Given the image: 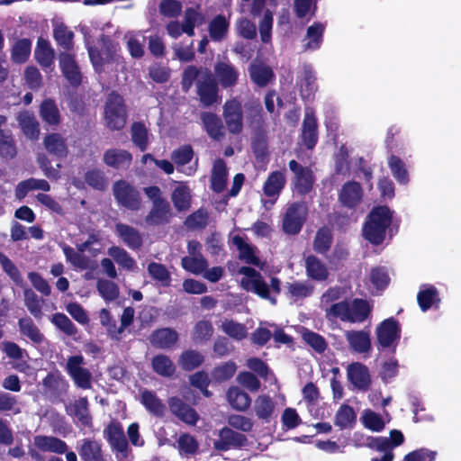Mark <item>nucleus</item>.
<instances>
[{
	"instance_id": "1",
	"label": "nucleus",
	"mask_w": 461,
	"mask_h": 461,
	"mask_svg": "<svg viewBox=\"0 0 461 461\" xmlns=\"http://www.w3.org/2000/svg\"><path fill=\"white\" fill-rule=\"evenodd\" d=\"M238 274L241 276L240 284L244 290L269 300L273 304L276 303V297L281 291L278 278L271 277L270 285H267L261 274L249 267H240Z\"/></svg>"
},
{
	"instance_id": "2",
	"label": "nucleus",
	"mask_w": 461,
	"mask_h": 461,
	"mask_svg": "<svg viewBox=\"0 0 461 461\" xmlns=\"http://www.w3.org/2000/svg\"><path fill=\"white\" fill-rule=\"evenodd\" d=\"M392 221V212L387 206L375 207L363 226V236L373 244H380Z\"/></svg>"
},
{
	"instance_id": "3",
	"label": "nucleus",
	"mask_w": 461,
	"mask_h": 461,
	"mask_svg": "<svg viewBox=\"0 0 461 461\" xmlns=\"http://www.w3.org/2000/svg\"><path fill=\"white\" fill-rule=\"evenodd\" d=\"M101 41V51L87 47L89 58L95 69L99 72L104 70H117L118 67L122 63V57L119 53V45L105 37H102Z\"/></svg>"
},
{
	"instance_id": "4",
	"label": "nucleus",
	"mask_w": 461,
	"mask_h": 461,
	"mask_svg": "<svg viewBox=\"0 0 461 461\" xmlns=\"http://www.w3.org/2000/svg\"><path fill=\"white\" fill-rule=\"evenodd\" d=\"M99 242V238L96 234H92L88 239L78 244L77 249L62 244L61 248L65 255L66 260L70 263L75 268L85 270L91 267V260L85 255L86 252L91 253L93 257H96L99 252V248L94 246Z\"/></svg>"
},
{
	"instance_id": "5",
	"label": "nucleus",
	"mask_w": 461,
	"mask_h": 461,
	"mask_svg": "<svg viewBox=\"0 0 461 461\" xmlns=\"http://www.w3.org/2000/svg\"><path fill=\"white\" fill-rule=\"evenodd\" d=\"M127 113L122 97L111 93L104 107V121L105 126L112 131L122 130L126 123Z\"/></svg>"
},
{
	"instance_id": "6",
	"label": "nucleus",
	"mask_w": 461,
	"mask_h": 461,
	"mask_svg": "<svg viewBox=\"0 0 461 461\" xmlns=\"http://www.w3.org/2000/svg\"><path fill=\"white\" fill-rule=\"evenodd\" d=\"M378 345L383 348H395L401 338V328L398 321L389 318L382 321L375 329Z\"/></svg>"
},
{
	"instance_id": "7",
	"label": "nucleus",
	"mask_w": 461,
	"mask_h": 461,
	"mask_svg": "<svg viewBox=\"0 0 461 461\" xmlns=\"http://www.w3.org/2000/svg\"><path fill=\"white\" fill-rule=\"evenodd\" d=\"M113 191L115 200L120 205L132 211L140 209L141 204L140 196L134 186L126 181L120 180L114 183Z\"/></svg>"
},
{
	"instance_id": "8",
	"label": "nucleus",
	"mask_w": 461,
	"mask_h": 461,
	"mask_svg": "<svg viewBox=\"0 0 461 461\" xmlns=\"http://www.w3.org/2000/svg\"><path fill=\"white\" fill-rule=\"evenodd\" d=\"M203 22V15L193 8H189L185 13L183 24L176 21L170 22L167 25V33L173 38H178L182 33L188 36L194 35V29Z\"/></svg>"
},
{
	"instance_id": "9",
	"label": "nucleus",
	"mask_w": 461,
	"mask_h": 461,
	"mask_svg": "<svg viewBox=\"0 0 461 461\" xmlns=\"http://www.w3.org/2000/svg\"><path fill=\"white\" fill-rule=\"evenodd\" d=\"M85 364L83 356H72L68 359L66 369L77 386L82 389H89L91 387L92 375L84 366Z\"/></svg>"
},
{
	"instance_id": "10",
	"label": "nucleus",
	"mask_w": 461,
	"mask_h": 461,
	"mask_svg": "<svg viewBox=\"0 0 461 461\" xmlns=\"http://www.w3.org/2000/svg\"><path fill=\"white\" fill-rule=\"evenodd\" d=\"M222 116L230 132L234 134L241 132L243 114L241 102L238 98H232L225 102Z\"/></svg>"
},
{
	"instance_id": "11",
	"label": "nucleus",
	"mask_w": 461,
	"mask_h": 461,
	"mask_svg": "<svg viewBox=\"0 0 461 461\" xmlns=\"http://www.w3.org/2000/svg\"><path fill=\"white\" fill-rule=\"evenodd\" d=\"M307 208L303 203H292L288 206L283 221V229L288 234L298 233L305 221Z\"/></svg>"
},
{
	"instance_id": "12",
	"label": "nucleus",
	"mask_w": 461,
	"mask_h": 461,
	"mask_svg": "<svg viewBox=\"0 0 461 461\" xmlns=\"http://www.w3.org/2000/svg\"><path fill=\"white\" fill-rule=\"evenodd\" d=\"M289 168L294 174V188L300 194L309 193L314 182L313 173L311 168L303 167L295 160L289 162Z\"/></svg>"
},
{
	"instance_id": "13",
	"label": "nucleus",
	"mask_w": 461,
	"mask_h": 461,
	"mask_svg": "<svg viewBox=\"0 0 461 461\" xmlns=\"http://www.w3.org/2000/svg\"><path fill=\"white\" fill-rule=\"evenodd\" d=\"M197 88L201 102L205 106L219 102L218 86L209 71L200 76Z\"/></svg>"
},
{
	"instance_id": "14",
	"label": "nucleus",
	"mask_w": 461,
	"mask_h": 461,
	"mask_svg": "<svg viewBox=\"0 0 461 461\" xmlns=\"http://www.w3.org/2000/svg\"><path fill=\"white\" fill-rule=\"evenodd\" d=\"M286 183L285 174L276 170L269 174L263 185V192L270 198L269 203L273 205L280 195Z\"/></svg>"
},
{
	"instance_id": "15",
	"label": "nucleus",
	"mask_w": 461,
	"mask_h": 461,
	"mask_svg": "<svg viewBox=\"0 0 461 461\" xmlns=\"http://www.w3.org/2000/svg\"><path fill=\"white\" fill-rule=\"evenodd\" d=\"M345 338L349 348L359 354H367L372 348L370 332L368 330H347Z\"/></svg>"
},
{
	"instance_id": "16",
	"label": "nucleus",
	"mask_w": 461,
	"mask_h": 461,
	"mask_svg": "<svg viewBox=\"0 0 461 461\" xmlns=\"http://www.w3.org/2000/svg\"><path fill=\"white\" fill-rule=\"evenodd\" d=\"M349 382L356 389L366 391L371 384L368 368L358 362L350 364L347 368Z\"/></svg>"
},
{
	"instance_id": "17",
	"label": "nucleus",
	"mask_w": 461,
	"mask_h": 461,
	"mask_svg": "<svg viewBox=\"0 0 461 461\" xmlns=\"http://www.w3.org/2000/svg\"><path fill=\"white\" fill-rule=\"evenodd\" d=\"M284 288L285 296L294 303L311 296L314 291V285L308 280L287 282Z\"/></svg>"
},
{
	"instance_id": "18",
	"label": "nucleus",
	"mask_w": 461,
	"mask_h": 461,
	"mask_svg": "<svg viewBox=\"0 0 461 461\" xmlns=\"http://www.w3.org/2000/svg\"><path fill=\"white\" fill-rule=\"evenodd\" d=\"M232 243L239 250V258L248 264L254 265L261 269L265 267V263L260 260L258 256V249L252 245L249 244L242 237L234 236Z\"/></svg>"
},
{
	"instance_id": "19",
	"label": "nucleus",
	"mask_w": 461,
	"mask_h": 461,
	"mask_svg": "<svg viewBox=\"0 0 461 461\" xmlns=\"http://www.w3.org/2000/svg\"><path fill=\"white\" fill-rule=\"evenodd\" d=\"M34 58L44 69H50V71L53 69L55 51L49 41L43 38L38 39Z\"/></svg>"
},
{
	"instance_id": "20",
	"label": "nucleus",
	"mask_w": 461,
	"mask_h": 461,
	"mask_svg": "<svg viewBox=\"0 0 461 461\" xmlns=\"http://www.w3.org/2000/svg\"><path fill=\"white\" fill-rule=\"evenodd\" d=\"M59 59L61 71L67 80L72 86L79 85L81 82V74L74 57L68 52H63L59 54Z\"/></svg>"
},
{
	"instance_id": "21",
	"label": "nucleus",
	"mask_w": 461,
	"mask_h": 461,
	"mask_svg": "<svg viewBox=\"0 0 461 461\" xmlns=\"http://www.w3.org/2000/svg\"><path fill=\"white\" fill-rule=\"evenodd\" d=\"M33 446L43 452L63 454L67 451L68 446L63 440L45 435H37L33 438Z\"/></svg>"
},
{
	"instance_id": "22",
	"label": "nucleus",
	"mask_w": 461,
	"mask_h": 461,
	"mask_svg": "<svg viewBox=\"0 0 461 461\" xmlns=\"http://www.w3.org/2000/svg\"><path fill=\"white\" fill-rule=\"evenodd\" d=\"M88 402L86 398H80L70 402L66 406L68 415L74 419V421L82 426H89L91 423V417L88 412Z\"/></svg>"
},
{
	"instance_id": "23",
	"label": "nucleus",
	"mask_w": 461,
	"mask_h": 461,
	"mask_svg": "<svg viewBox=\"0 0 461 461\" xmlns=\"http://www.w3.org/2000/svg\"><path fill=\"white\" fill-rule=\"evenodd\" d=\"M214 74L222 87H230L236 85L239 72L230 63L221 61L214 66Z\"/></svg>"
},
{
	"instance_id": "24",
	"label": "nucleus",
	"mask_w": 461,
	"mask_h": 461,
	"mask_svg": "<svg viewBox=\"0 0 461 461\" xmlns=\"http://www.w3.org/2000/svg\"><path fill=\"white\" fill-rule=\"evenodd\" d=\"M362 189L358 183L348 182L346 183L339 193V201L341 203L348 208L357 206L362 199Z\"/></svg>"
},
{
	"instance_id": "25",
	"label": "nucleus",
	"mask_w": 461,
	"mask_h": 461,
	"mask_svg": "<svg viewBox=\"0 0 461 461\" xmlns=\"http://www.w3.org/2000/svg\"><path fill=\"white\" fill-rule=\"evenodd\" d=\"M17 121L23 133L30 140H36L40 135V125L34 114L29 111L21 112Z\"/></svg>"
},
{
	"instance_id": "26",
	"label": "nucleus",
	"mask_w": 461,
	"mask_h": 461,
	"mask_svg": "<svg viewBox=\"0 0 461 461\" xmlns=\"http://www.w3.org/2000/svg\"><path fill=\"white\" fill-rule=\"evenodd\" d=\"M115 232L123 243L131 249H137L142 245V237L138 230L123 223L115 226Z\"/></svg>"
},
{
	"instance_id": "27",
	"label": "nucleus",
	"mask_w": 461,
	"mask_h": 461,
	"mask_svg": "<svg viewBox=\"0 0 461 461\" xmlns=\"http://www.w3.org/2000/svg\"><path fill=\"white\" fill-rule=\"evenodd\" d=\"M43 145L49 153L59 158H66L68 153L66 140L59 133L46 135Z\"/></svg>"
},
{
	"instance_id": "28",
	"label": "nucleus",
	"mask_w": 461,
	"mask_h": 461,
	"mask_svg": "<svg viewBox=\"0 0 461 461\" xmlns=\"http://www.w3.org/2000/svg\"><path fill=\"white\" fill-rule=\"evenodd\" d=\"M171 411L184 422L194 425L198 420L195 411L185 404L180 399L171 398L168 402Z\"/></svg>"
},
{
	"instance_id": "29",
	"label": "nucleus",
	"mask_w": 461,
	"mask_h": 461,
	"mask_svg": "<svg viewBox=\"0 0 461 461\" xmlns=\"http://www.w3.org/2000/svg\"><path fill=\"white\" fill-rule=\"evenodd\" d=\"M243 435L235 432L229 428H223L219 432V439L215 440L214 447L221 451H226L229 448L242 444Z\"/></svg>"
},
{
	"instance_id": "30",
	"label": "nucleus",
	"mask_w": 461,
	"mask_h": 461,
	"mask_svg": "<svg viewBox=\"0 0 461 461\" xmlns=\"http://www.w3.org/2000/svg\"><path fill=\"white\" fill-rule=\"evenodd\" d=\"M104 434L111 446L121 453H124L128 448V443L125 438L123 429L119 423H111L104 430Z\"/></svg>"
},
{
	"instance_id": "31",
	"label": "nucleus",
	"mask_w": 461,
	"mask_h": 461,
	"mask_svg": "<svg viewBox=\"0 0 461 461\" xmlns=\"http://www.w3.org/2000/svg\"><path fill=\"white\" fill-rule=\"evenodd\" d=\"M140 401L149 413L158 417L164 414L166 406L155 393L146 389L140 390Z\"/></svg>"
},
{
	"instance_id": "32",
	"label": "nucleus",
	"mask_w": 461,
	"mask_h": 461,
	"mask_svg": "<svg viewBox=\"0 0 461 461\" xmlns=\"http://www.w3.org/2000/svg\"><path fill=\"white\" fill-rule=\"evenodd\" d=\"M35 190L48 192L50 190V185L45 179L31 177L18 183L15 187V196L18 200H22L29 192Z\"/></svg>"
},
{
	"instance_id": "33",
	"label": "nucleus",
	"mask_w": 461,
	"mask_h": 461,
	"mask_svg": "<svg viewBox=\"0 0 461 461\" xmlns=\"http://www.w3.org/2000/svg\"><path fill=\"white\" fill-rule=\"evenodd\" d=\"M305 270L307 276L315 281H325L329 276L327 267L312 255L305 258Z\"/></svg>"
},
{
	"instance_id": "34",
	"label": "nucleus",
	"mask_w": 461,
	"mask_h": 461,
	"mask_svg": "<svg viewBox=\"0 0 461 461\" xmlns=\"http://www.w3.org/2000/svg\"><path fill=\"white\" fill-rule=\"evenodd\" d=\"M104 162L115 168L128 167L131 162V155L124 149H110L104 154Z\"/></svg>"
},
{
	"instance_id": "35",
	"label": "nucleus",
	"mask_w": 461,
	"mask_h": 461,
	"mask_svg": "<svg viewBox=\"0 0 461 461\" xmlns=\"http://www.w3.org/2000/svg\"><path fill=\"white\" fill-rule=\"evenodd\" d=\"M78 444V452L84 461H103L101 445L99 442L83 439Z\"/></svg>"
},
{
	"instance_id": "36",
	"label": "nucleus",
	"mask_w": 461,
	"mask_h": 461,
	"mask_svg": "<svg viewBox=\"0 0 461 461\" xmlns=\"http://www.w3.org/2000/svg\"><path fill=\"white\" fill-rule=\"evenodd\" d=\"M170 217V206L167 202H159L153 204L145 221L149 225H159L168 221Z\"/></svg>"
},
{
	"instance_id": "37",
	"label": "nucleus",
	"mask_w": 461,
	"mask_h": 461,
	"mask_svg": "<svg viewBox=\"0 0 461 461\" xmlns=\"http://www.w3.org/2000/svg\"><path fill=\"white\" fill-rule=\"evenodd\" d=\"M389 419L385 420L380 414L375 412L370 409H365L360 416V421L362 425L374 432L382 431L385 424L389 422Z\"/></svg>"
},
{
	"instance_id": "38",
	"label": "nucleus",
	"mask_w": 461,
	"mask_h": 461,
	"mask_svg": "<svg viewBox=\"0 0 461 461\" xmlns=\"http://www.w3.org/2000/svg\"><path fill=\"white\" fill-rule=\"evenodd\" d=\"M201 119L205 131L211 138L219 140L224 135L221 121L216 114L212 113H203Z\"/></svg>"
},
{
	"instance_id": "39",
	"label": "nucleus",
	"mask_w": 461,
	"mask_h": 461,
	"mask_svg": "<svg viewBox=\"0 0 461 461\" xmlns=\"http://www.w3.org/2000/svg\"><path fill=\"white\" fill-rule=\"evenodd\" d=\"M171 200L176 210H187L191 202L190 188L185 183H177L172 192Z\"/></svg>"
},
{
	"instance_id": "40",
	"label": "nucleus",
	"mask_w": 461,
	"mask_h": 461,
	"mask_svg": "<svg viewBox=\"0 0 461 461\" xmlns=\"http://www.w3.org/2000/svg\"><path fill=\"white\" fill-rule=\"evenodd\" d=\"M303 140L308 149H312L317 143V123L315 117L306 113L303 124Z\"/></svg>"
},
{
	"instance_id": "41",
	"label": "nucleus",
	"mask_w": 461,
	"mask_h": 461,
	"mask_svg": "<svg viewBox=\"0 0 461 461\" xmlns=\"http://www.w3.org/2000/svg\"><path fill=\"white\" fill-rule=\"evenodd\" d=\"M357 421V414L353 407L344 403L338 409L334 424L341 429L351 428Z\"/></svg>"
},
{
	"instance_id": "42",
	"label": "nucleus",
	"mask_w": 461,
	"mask_h": 461,
	"mask_svg": "<svg viewBox=\"0 0 461 461\" xmlns=\"http://www.w3.org/2000/svg\"><path fill=\"white\" fill-rule=\"evenodd\" d=\"M40 115L41 120L49 125L56 126L60 122L59 110L51 99H46L41 103Z\"/></svg>"
},
{
	"instance_id": "43",
	"label": "nucleus",
	"mask_w": 461,
	"mask_h": 461,
	"mask_svg": "<svg viewBox=\"0 0 461 461\" xmlns=\"http://www.w3.org/2000/svg\"><path fill=\"white\" fill-rule=\"evenodd\" d=\"M315 80V74L312 68L305 67L299 80L300 92L303 99H310L313 95L317 89Z\"/></svg>"
},
{
	"instance_id": "44",
	"label": "nucleus",
	"mask_w": 461,
	"mask_h": 461,
	"mask_svg": "<svg viewBox=\"0 0 461 461\" xmlns=\"http://www.w3.org/2000/svg\"><path fill=\"white\" fill-rule=\"evenodd\" d=\"M324 30L325 26L321 23H314L308 28L303 46L305 50H315L321 47Z\"/></svg>"
},
{
	"instance_id": "45",
	"label": "nucleus",
	"mask_w": 461,
	"mask_h": 461,
	"mask_svg": "<svg viewBox=\"0 0 461 461\" xmlns=\"http://www.w3.org/2000/svg\"><path fill=\"white\" fill-rule=\"evenodd\" d=\"M276 404L268 395H259L254 402V411L256 415L261 419L268 420L275 412Z\"/></svg>"
},
{
	"instance_id": "46",
	"label": "nucleus",
	"mask_w": 461,
	"mask_h": 461,
	"mask_svg": "<svg viewBox=\"0 0 461 461\" xmlns=\"http://www.w3.org/2000/svg\"><path fill=\"white\" fill-rule=\"evenodd\" d=\"M177 339L178 336L175 330L165 328L155 331L151 335L150 342L158 348H167L175 344Z\"/></svg>"
},
{
	"instance_id": "47",
	"label": "nucleus",
	"mask_w": 461,
	"mask_h": 461,
	"mask_svg": "<svg viewBox=\"0 0 461 461\" xmlns=\"http://www.w3.org/2000/svg\"><path fill=\"white\" fill-rule=\"evenodd\" d=\"M107 254L122 268L129 271L135 270L136 262L124 249L113 246L107 250Z\"/></svg>"
},
{
	"instance_id": "48",
	"label": "nucleus",
	"mask_w": 461,
	"mask_h": 461,
	"mask_svg": "<svg viewBox=\"0 0 461 461\" xmlns=\"http://www.w3.org/2000/svg\"><path fill=\"white\" fill-rule=\"evenodd\" d=\"M227 399L230 404L238 411L247 410L251 403L249 394L239 387H230L227 393Z\"/></svg>"
},
{
	"instance_id": "49",
	"label": "nucleus",
	"mask_w": 461,
	"mask_h": 461,
	"mask_svg": "<svg viewBox=\"0 0 461 461\" xmlns=\"http://www.w3.org/2000/svg\"><path fill=\"white\" fill-rule=\"evenodd\" d=\"M227 181V169L225 163L221 159L214 162L211 177L212 188L215 192L223 191Z\"/></svg>"
},
{
	"instance_id": "50",
	"label": "nucleus",
	"mask_w": 461,
	"mask_h": 461,
	"mask_svg": "<svg viewBox=\"0 0 461 461\" xmlns=\"http://www.w3.org/2000/svg\"><path fill=\"white\" fill-rule=\"evenodd\" d=\"M420 309L425 312L438 303L439 298L437 289L432 285H423L417 296Z\"/></svg>"
},
{
	"instance_id": "51",
	"label": "nucleus",
	"mask_w": 461,
	"mask_h": 461,
	"mask_svg": "<svg viewBox=\"0 0 461 461\" xmlns=\"http://www.w3.org/2000/svg\"><path fill=\"white\" fill-rule=\"evenodd\" d=\"M19 330L22 335L27 337L32 342L40 344L43 341L44 336L30 318H22L18 321Z\"/></svg>"
},
{
	"instance_id": "52",
	"label": "nucleus",
	"mask_w": 461,
	"mask_h": 461,
	"mask_svg": "<svg viewBox=\"0 0 461 461\" xmlns=\"http://www.w3.org/2000/svg\"><path fill=\"white\" fill-rule=\"evenodd\" d=\"M152 368L158 375L165 377L172 376L176 366L172 360L166 355H157L151 361Z\"/></svg>"
},
{
	"instance_id": "53",
	"label": "nucleus",
	"mask_w": 461,
	"mask_h": 461,
	"mask_svg": "<svg viewBox=\"0 0 461 461\" xmlns=\"http://www.w3.org/2000/svg\"><path fill=\"white\" fill-rule=\"evenodd\" d=\"M32 42L28 39H20L12 48V60L15 63H24L31 55Z\"/></svg>"
},
{
	"instance_id": "54",
	"label": "nucleus",
	"mask_w": 461,
	"mask_h": 461,
	"mask_svg": "<svg viewBox=\"0 0 461 461\" xmlns=\"http://www.w3.org/2000/svg\"><path fill=\"white\" fill-rule=\"evenodd\" d=\"M221 329L228 336L237 340H241L248 335V329L244 324L230 319H224L221 321Z\"/></svg>"
},
{
	"instance_id": "55",
	"label": "nucleus",
	"mask_w": 461,
	"mask_h": 461,
	"mask_svg": "<svg viewBox=\"0 0 461 461\" xmlns=\"http://www.w3.org/2000/svg\"><path fill=\"white\" fill-rule=\"evenodd\" d=\"M249 74L252 81L259 86H266L273 77L272 70L262 64H252Z\"/></svg>"
},
{
	"instance_id": "56",
	"label": "nucleus",
	"mask_w": 461,
	"mask_h": 461,
	"mask_svg": "<svg viewBox=\"0 0 461 461\" xmlns=\"http://www.w3.org/2000/svg\"><path fill=\"white\" fill-rule=\"evenodd\" d=\"M349 303V312L348 316L357 318V320H348V322H362L364 321L369 312L370 306L367 302L360 299H355Z\"/></svg>"
},
{
	"instance_id": "57",
	"label": "nucleus",
	"mask_w": 461,
	"mask_h": 461,
	"mask_svg": "<svg viewBox=\"0 0 461 461\" xmlns=\"http://www.w3.org/2000/svg\"><path fill=\"white\" fill-rule=\"evenodd\" d=\"M131 140L141 151L146 150L149 141V133L144 124L140 122L132 124Z\"/></svg>"
},
{
	"instance_id": "58",
	"label": "nucleus",
	"mask_w": 461,
	"mask_h": 461,
	"mask_svg": "<svg viewBox=\"0 0 461 461\" xmlns=\"http://www.w3.org/2000/svg\"><path fill=\"white\" fill-rule=\"evenodd\" d=\"M54 38L59 45L66 50L73 46L74 33L63 23H56L53 30Z\"/></svg>"
},
{
	"instance_id": "59",
	"label": "nucleus",
	"mask_w": 461,
	"mask_h": 461,
	"mask_svg": "<svg viewBox=\"0 0 461 461\" xmlns=\"http://www.w3.org/2000/svg\"><path fill=\"white\" fill-rule=\"evenodd\" d=\"M182 267L194 275H200L205 270L207 262L201 254H194L183 258Z\"/></svg>"
},
{
	"instance_id": "60",
	"label": "nucleus",
	"mask_w": 461,
	"mask_h": 461,
	"mask_svg": "<svg viewBox=\"0 0 461 461\" xmlns=\"http://www.w3.org/2000/svg\"><path fill=\"white\" fill-rule=\"evenodd\" d=\"M0 265L4 272L12 279L15 285L21 287L23 286L24 281L17 267L2 252H0Z\"/></svg>"
},
{
	"instance_id": "61",
	"label": "nucleus",
	"mask_w": 461,
	"mask_h": 461,
	"mask_svg": "<svg viewBox=\"0 0 461 461\" xmlns=\"http://www.w3.org/2000/svg\"><path fill=\"white\" fill-rule=\"evenodd\" d=\"M229 28V21L222 15H217L210 23V36L214 41L222 40L227 34Z\"/></svg>"
},
{
	"instance_id": "62",
	"label": "nucleus",
	"mask_w": 461,
	"mask_h": 461,
	"mask_svg": "<svg viewBox=\"0 0 461 461\" xmlns=\"http://www.w3.org/2000/svg\"><path fill=\"white\" fill-rule=\"evenodd\" d=\"M349 312V303L343 301L335 303L330 307H326V317L328 318H339L342 321H348V320H354V318L348 316ZM355 320H357L355 318Z\"/></svg>"
},
{
	"instance_id": "63",
	"label": "nucleus",
	"mask_w": 461,
	"mask_h": 461,
	"mask_svg": "<svg viewBox=\"0 0 461 461\" xmlns=\"http://www.w3.org/2000/svg\"><path fill=\"white\" fill-rule=\"evenodd\" d=\"M331 231L327 228L319 230L313 240V249L316 252L323 254L329 250L331 245Z\"/></svg>"
},
{
	"instance_id": "64",
	"label": "nucleus",
	"mask_w": 461,
	"mask_h": 461,
	"mask_svg": "<svg viewBox=\"0 0 461 461\" xmlns=\"http://www.w3.org/2000/svg\"><path fill=\"white\" fill-rule=\"evenodd\" d=\"M237 33L247 40H252L257 35L255 23L247 17H240L235 24Z\"/></svg>"
}]
</instances>
